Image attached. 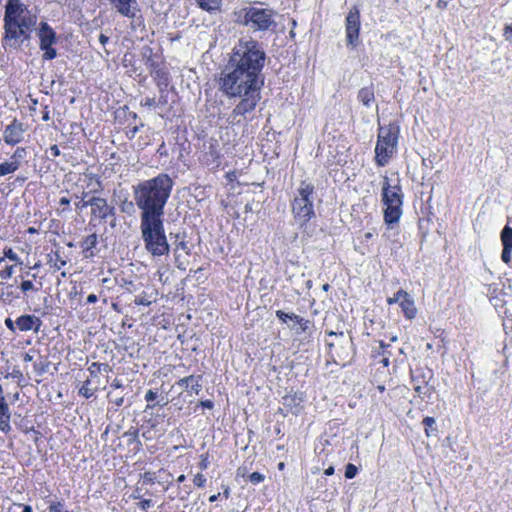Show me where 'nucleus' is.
<instances>
[{"instance_id":"nucleus-11","label":"nucleus","mask_w":512,"mask_h":512,"mask_svg":"<svg viewBox=\"0 0 512 512\" xmlns=\"http://www.w3.org/2000/svg\"><path fill=\"white\" fill-rule=\"evenodd\" d=\"M382 201L384 205H403V194L399 178L390 181L387 176L383 177Z\"/></svg>"},{"instance_id":"nucleus-24","label":"nucleus","mask_w":512,"mask_h":512,"mask_svg":"<svg viewBox=\"0 0 512 512\" xmlns=\"http://www.w3.org/2000/svg\"><path fill=\"white\" fill-rule=\"evenodd\" d=\"M199 7L202 10L209 12L210 14L220 11L222 6V0H196Z\"/></svg>"},{"instance_id":"nucleus-21","label":"nucleus","mask_w":512,"mask_h":512,"mask_svg":"<svg viewBox=\"0 0 512 512\" xmlns=\"http://www.w3.org/2000/svg\"><path fill=\"white\" fill-rule=\"evenodd\" d=\"M11 413L8 403L0 404V431L7 434L11 431L10 425Z\"/></svg>"},{"instance_id":"nucleus-34","label":"nucleus","mask_w":512,"mask_h":512,"mask_svg":"<svg viewBox=\"0 0 512 512\" xmlns=\"http://www.w3.org/2000/svg\"><path fill=\"white\" fill-rule=\"evenodd\" d=\"M358 472V468L354 464H347L345 467V477L347 479H352L356 476Z\"/></svg>"},{"instance_id":"nucleus-9","label":"nucleus","mask_w":512,"mask_h":512,"mask_svg":"<svg viewBox=\"0 0 512 512\" xmlns=\"http://www.w3.org/2000/svg\"><path fill=\"white\" fill-rule=\"evenodd\" d=\"M361 21L360 11L356 6H353L345 19V33L347 45L355 48L359 44Z\"/></svg>"},{"instance_id":"nucleus-57","label":"nucleus","mask_w":512,"mask_h":512,"mask_svg":"<svg viewBox=\"0 0 512 512\" xmlns=\"http://www.w3.org/2000/svg\"><path fill=\"white\" fill-rule=\"evenodd\" d=\"M109 41V37L106 36L105 34H100L99 36V42L102 44V45H105L107 44Z\"/></svg>"},{"instance_id":"nucleus-36","label":"nucleus","mask_w":512,"mask_h":512,"mask_svg":"<svg viewBox=\"0 0 512 512\" xmlns=\"http://www.w3.org/2000/svg\"><path fill=\"white\" fill-rule=\"evenodd\" d=\"M264 479H265V476L259 472H253L249 475V481L255 485L263 482Z\"/></svg>"},{"instance_id":"nucleus-62","label":"nucleus","mask_w":512,"mask_h":512,"mask_svg":"<svg viewBox=\"0 0 512 512\" xmlns=\"http://www.w3.org/2000/svg\"><path fill=\"white\" fill-rule=\"evenodd\" d=\"M20 507H23L22 512H32V507L30 505L19 504Z\"/></svg>"},{"instance_id":"nucleus-37","label":"nucleus","mask_w":512,"mask_h":512,"mask_svg":"<svg viewBox=\"0 0 512 512\" xmlns=\"http://www.w3.org/2000/svg\"><path fill=\"white\" fill-rule=\"evenodd\" d=\"M134 303L138 306H150L152 301L143 293L135 298Z\"/></svg>"},{"instance_id":"nucleus-14","label":"nucleus","mask_w":512,"mask_h":512,"mask_svg":"<svg viewBox=\"0 0 512 512\" xmlns=\"http://www.w3.org/2000/svg\"><path fill=\"white\" fill-rule=\"evenodd\" d=\"M15 324L17 329L22 332L34 331L38 333L42 326V320L35 315L25 314L18 317Z\"/></svg>"},{"instance_id":"nucleus-32","label":"nucleus","mask_w":512,"mask_h":512,"mask_svg":"<svg viewBox=\"0 0 512 512\" xmlns=\"http://www.w3.org/2000/svg\"><path fill=\"white\" fill-rule=\"evenodd\" d=\"M407 296V292L404 290H399L393 297H390L387 299V303L389 305L395 304L397 302L400 303V301L403 299V297Z\"/></svg>"},{"instance_id":"nucleus-60","label":"nucleus","mask_w":512,"mask_h":512,"mask_svg":"<svg viewBox=\"0 0 512 512\" xmlns=\"http://www.w3.org/2000/svg\"><path fill=\"white\" fill-rule=\"evenodd\" d=\"M33 359H34V357H33V355L30 354V352H27L23 355V360L25 362H31V361H33Z\"/></svg>"},{"instance_id":"nucleus-43","label":"nucleus","mask_w":512,"mask_h":512,"mask_svg":"<svg viewBox=\"0 0 512 512\" xmlns=\"http://www.w3.org/2000/svg\"><path fill=\"white\" fill-rule=\"evenodd\" d=\"M14 274V266L13 265H10V266H7L1 273V278L3 279H8V278H11Z\"/></svg>"},{"instance_id":"nucleus-38","label":"nucleus","mask_w":512,"mask_h":512,"mask_svg":"<svg viewBox=\"0 0 512 512\" xmlns=\"http://www.w3.org/2000/svg\"><path fill=\"white\" fill-rule=\"evenodd\" d=\"M423 425L426 429V434L430 436V429H433V425L435 424V419L433 417H425L423 419Z\"/></svg>"},{"instance_id":"nucleus-31","label":"nucleus","mask_w":512,"mask_h":512,"mask_svg":"<svg viewBox=\"0 0 512 512\" xmlns=\"http://www.w3.org/2000/svg\"><path fill=\"white\" fill-rule=\"evenodd\" d=\"M141 56H142V59L144 60L145 64L148 63L149 61H152V59H154L153 49L148 45L143 46L141 48Z\"/></svg>"},{"instance_id":"nucleus-19","label":"nucleus","mask_w":512,"mask_h":512,"mask_svg":"<svg viewBox=\"0 0 512 512\" xmlns=\"http://www.w3.org/2000/svg\"><path fill=\"white\" fill-rule=\"evenodd\" d=\"M151 76L156 82L160 93H164L170 83V75L168 70L162 66L161 68H157L155 71H153Z\"/></svg>"},{"instance_id":"nucleus-41","label":"nucleus","mask_w":512,"mask_h":512,"mask_svg":"<svg viewBox=\"0 0 512 512\" xmlns=\"http://www.w3.org/2000/svg\"><path fill=\"white\" fill-rule=\"evenodd\" d=\"M134 205L135 204V201L132 202V201H126L123 203V205L121 206V210L125 213H133L134 212Z\"/></svg>"},{"instance_id":"nucleus-30","label":"nucleus","mask_w":512,"mask_h":512,"mask_svg":"<svg viewBox=\"0 0 512 512\" xmlns=\"http://www.w3.org/2000/svg\"><path fill=\"white\" fill-rule=\"evenodd\" d=\"M276 316L283 323H287L288 320L294 321L296 323V321L299 318V316L294 314V313H286V312H284L282 310H277L276 311Z\"/></svg>"},{"instance_id":"nucleus-3","label":"nucleus","mask_w":512,"mask_h":512,"mask_svg":"<svg viewBox=\"0 0 512 512\" xmlns=\"http://www.w3.org/2000/svg\"><path fill=\"white\" fill-rule=\"evenodd\" d=\"M174 186L173 179L166 173L143 180L132 187L133 199L140 210V219L163 218L164 208Z\"/></svg>"},{"instance_id":"nucleus-47","label":"nucleus","mask_w":512,"mask_h":512,"mask_svg":"<svg viewBox=\"0 0 512 512\" xmlns=\"http://www.w3.org/2000/svg\"><path fill=\"white\" fill-rule=\"evenodd\" d=\"M153 505V502L151 499H144L141 502H139L138 506L141 510L145 511L148 508H150Z\"/></svg>"},{"instance_id":"nucleus-52","label":"nucleus","mask_w":512,"mask_h":512,"mask_svg":"<svg viewBox=\"0 0 512 512\" xmlns=\"http://www.w3.org/2000/svg\"><path fill=\"white\" fill-rule=\"evenodd\" d=\"M139 131V127L138 126H134L132 127L131 129H129V131L127 132V136L132 139L135 137L136 133Z\"/></svg>"},{"instance_id":"nucleus-33","label":"nucleus","mask_w":512,"mask_h":512,"mask_svg":"<svg viewBox=\"0 0 512 512\" xmlns=\"http://www.w3.org/2000/svg\"><path fill=\"white\" fill-rule=\"evenodd\" d=\"M158 397V393L153 390H148L145 394V400L148 402L146 406V410L152 409L154 405H151L150 402H153Z\"/></svg>"},{"instance_id":"nucleus-20","label":"nucleus","mask_w":512,"mask_h":512,"mask_svg":"<svg viewBox=\"0 0 512 512\" xmlns=\"http://www.w3.org/2000/svg\"><path fill=\"white\" fill-rule=\"evenodd\" d=\"M98 243V237L95 233L88 235L83 240L81 246L83 253L86 258L94 257L96 255V246Z\"/></svg>"},{"instance_id":"nucleus-10","label":"nucleus","mask_w":512,"mask_h":512,"mask_svg":"<svg viewBox=\"0 0 512 512\" xmlns=\"http://www.w3.org/2000/svg\"><path fill=\"white\" fill-rule=\"evenodd\" d=\"M431 370L416 369L412 373L411 383L413 390L421 399H430L433 393V387L429 385L432 379Z\"/></svg>"},{"instance_id":"nucleus-16","label":"nucleus","mask_w":512,"mask_h":512,"mask_svg":"<svg viewBox=\"0 0 512 512\" xmlns=\"http://www.w3.org/2000/svg\"><path fill=\"white\" fill-rule=\"evenodd\" d=\"M202 376L201 375H190L184 378L179 379L176 384L182 389H189L191 392L198 395L202 389L201 384Z\"/></svg>"},{"instance_id":"nucleus-12","label":"nucleus","mask_w":512,"mask_h":512,"mask_svg":"<svg viewBox=\"0 0 512 512\" xmlns=\"http://www.w3.org/2000/svg\"><path fill=\"white\" fill-rule=\"evenodd\" d=\"M91 207V216L100 221H106L109 217L115 216V207L107 203V200L101 197H92L89 199Z\"/></svg>"},{"instance_id":"nucleus-63","label":"nucleus","mask_w":512,"mask_h":512,"mask_svg":"<svg viewBox=\"0 0 512 512\" xmlns=\"http://www.w3.org/2000/svg\"><path fill=\"white\" fill-rule=\"evenodd\" d=\"M99 365H101V370L103 371L107 372L111 370V367L107 363H99Z\"/></svg>"},{"instance_id":"nucleus-48","label":"nucleus","mask_w":512,"mask_h":512,"mask_svg":"<svg viewBox=\"0 0 512 512\" xmlns=\"http://www.w3.org/2000/svg\"><path fill=\"white\" fill-rule=\"evenodd\" d=\"M5 325L12 332H15V330L17 329L15 321H13L11 318H6L5 319Z\"/></svg>"},{"instance_id":"nucleus-7","label":"nucleus","mask_w":512,"mask_h":512,"mask_svg":"<svg viewBox=\"0 0 512 512\" xmlns=\"http://www.w3.org/2000/svg\"><path fill=\"white\" fill-rule=\"evenodd\" d=\"M399 127L395 124L380 126L375 147V162L379 167L388 164L398 141Z\"/></svg>"},{"instance_id":"nucleus-64","label":"nucleus","mask_w":512,"mask_h":512,"mask_svg":"<svg viewBox=\"0 0 512 512\" xmlns=\"http://www.w3.org/2000/svg\"><path fill=\"white\" fill-rule=\"evenodd\" d=\"M219 496H220V493H218V494H214V495H212V496H210V497H209V501H210V502H215V501H217V499L219 498Z\"/></svg>"},{"instance_id":"nucleus-29","label":"nucleus","mask_w":512,"mask_h":512,"mask_svg":"<svg viewBox=\"0 0 512 512\" xmlns=\"http://www.w3.org/2000/svg\"><path fill=\"white\" fill-rule=\"evenodd\" d=\"M3 255H4V257L0 258V263H2L4 261V258H7L10 261L15 262L16 264H19V265L22 264L20 257L18 256V254L15 251H13L12 248H4Z\"/></svg>"},{"instance_id":"nucleus-49","label":"nucleus","mask_w":512,"mask_h":512,"mask_svg":"<svg viewBox=\"0 0 512 512\" xmlns=\"http://www.w3.org/2000/svg\"><path fill=\"white\" fill-rule=\"evenodd\" d=\"M87 196V193L84 192L82 195V201L76 204V207L79 209L86 208L87 206H90L89 200L85 201V197Z\"/></svg>"},{"instance_id":"nucleus-59","label":"nucleus","mask_w":512,"mask_h":512,"mask_svg":"<svg viewBox=\"0 0 512 512\" xmlns=\"http://www.w3.org/2000/svg\"><path fill=\"white\" fill-rule=\"evenodd\" d=\"M177 249L185 250L188 253V246L187 243L184 241H181L177 244Z\"/></svg>"},{"instance_id":"nucleus-58","label":"nucleus","mask_w":512,"mask_h":512,"mask_svg":"<svg viewBox=\"0 0 512 512\" xmlns=\"http://www.w3.org/2000/svg\"><path fill=\"white\" fill-rule=\"evenodd\" d=\"M59 204L61 206H69L70 205V199L66 198V197H62L60 198L59 200Z\"/></svg>"},{"instance_id":"nucleus-40","label":"nucleus","mask_w":512,"mask_h":512,"mask_svg":"<svg viewBox=\"0 0 512 512\" xmlns=\"http://www.w3.org/2000/svg\"><path fill=\"white\" fill-rule=\"evenodd\" d=\"M88 371L92 377H97L98 373L101 371V365H99L98 362H93L89 366Z\"/></svg>"},{"instance_id":"nucleus-8","label":"nucleus","mask_w":512,"mask_h":512,"mask_svg":"<svg viewBox=\"0 0 512 512\" xmlns=\"http://www.w3.org/2000/svg\"><path fill=\"white\" fill-rule=\"evenodd\" d=\"M328 336L331 340H327L326 344L331 360L336 364L342 363L345 365L353 356L352 338L345 335L344 332L336 333L333 331H330Z\"/></svg>"},{"instance_id":"nucleus-15","label":"nucleus","mask_w":512,"mask_h":512,"mask_svg":"<svg viewBox=\"0 0 512 512\" xmlns=\"http://www.w3.org/2000/svg\"><path fill=\"white\" fill-rule=\"evenodd\" d=\"M500 239L503 245L501 259L505 264H510L512 254V227L506 225L500 233Z\"/></svg>"},{"instance_id":"nucleus-27","label":"nucleus","mask_w":512,"mask_h":512,"mask_svg":"<svg viewBox=\"0 0 512 512\" xmlns=\"http://www.w3.org/2000/svg\"><path fill=\"white\" fill-rule=\"evenodd\" d=\"M91 381L87 379L83 382L82 386L79 388V395L85 397L86 399H89L92 397L96 391L97 388H91L90 387Z\"/></svg>"},{"instance_id":"nucleus-2","label":"nucleus","mask_w":512,"mask_h":512,"mask_svg":"<svg viewBox=\"0 0 512 512\" xmlns=\"http://www.w3.org/2000/svg\"><path fill=\"white\" fill-rule=\"evenodd\" d=\"M4 49L19 50L26 41H30L35 30L39 40V48L43 52L42 59L53 60L57 57L54 45L57 43L55 30L45 21L38 23V17L20 0H7L3 17Z\"/></svg>"},{"instance_id":"nucleus-1","label":"nucleus","mask_w":512,"mask_h":512,"mask_svg":"<svg viewBox=\"0 0 512 512\" xmlns=\"http://www.w3.org/2000/svg\"><path fill=\"white\" fill-rule=\"evenodd\" d=\"M265 61L262 44L251 37L239 39L233 47L221 71L219 86L227 97L240 99L232 111L234 118L252 112L261 100Z\"/></svg>"},{"instance_id":"nucleus-18","label":"nucleus","mask_w":512,"mask_h":512,"mask_svg":"<svg viewBox=\"0 0 512 512\" xmlns=\"http://www.w3.org/2000/svg\"><path fill=\"white\" fill-rule=\"evenodd\" d=\"M115 3V7L118 12L128 18H134L136 16V0H111Z\"/></svg>"},{"instance_id":"nucleus-50","label":"nucleus","mask_w":512,"mask_h":512,"mask_svg":"<svg viewBox=\"0 0 512 512\" xmlns=\"http://www.w3.org/2000/svg\"><path fill=\"white\" fill-rule=\"evenodd\" d=\"M126 436H128V437H129V440H128V442H129V443H132V442H134V441L139 442V441H138V431H137V430H135V431H133V432H127V433H126Z\"/></svg>"},{"instance_id":"nucleus-22","label":"nucleus","mask_w":512,"mask_h":512,"mask_svg":"<svg viewBox=\"0 0 512 512\" xmlns=\"http://www.w3.org/2000/svg\"><path fill=\"white\" fill-rule=\"evenodd\" d=\"M400 307L407 319L411 320L415 318L417 309L413 298L408 293L407 296L403 297V299L400 301Z\"/></svg>"},{"instance_id":"nucleus-5","label":"nucleus","mask_w":512,"mask_h":512,"mask_svg":"<svg viewBox=\"0 0 512 512\" xmlns=\"http://www.w3.org/2000/svg\"><path fill=\"white\" fill-rule=\"evenodd\" d=\"M140 231L144 247L152 256L160 257L169 253L163 218L140 219Z\"/></svg>"},{"instance_id":"nucleus-6","label":"nucleus","mask_w":512,"mask_h":512,"mask_svg":"<svg viewBox=\"0 0 512 512\" xmlns=\"http://www.w3.org/2000/svg\"><path fill=\"white\" fill-rule=\"evenodd\" d=\"M292 213L296 222L302 227L314 216V185L302 181L292 201Z\"/></svg>"},{"instance_id":"nucleus-39","label":"nucleus","mask_w":512,"mask_h":512,"mask_svg":"<svg viewBox=\"0 0 512 512\" xmlns=\"http://www.w3.org/2000/svg\"><path fill=\"white\" fill-rule=\"evenodd\" d=\"M108 397L110 399V402H112L116 407H120L123 405L124 398L123 396H113L112 392L108 393Z\"/></svg>"},{"instance_id":"nucleus-13","label":"nucleus","mask_w":512,"mask_h":512,"mask_svg":"<svg viewBox=\"0 0 512 512\" xmlns=\"http://www.w3.org/2000/svg\"><path fill=\"white\" fill-rule=\"evenodd\" d=\"M24 132V125L17 120H13L11 124L6 126L3 133V139L8 145H16L23 140Z\"/></svg>"},{"instance_id":"nucleus-26","label":"nucleus","mask_w":512,"mask_h":512,"mask_svg":"<svg viewBox=\"0 0 512 512\" xmlns=\"http://www.w3.org/2000/svg\"><path fill=\"white\" fill-rule=\"evenodd\" d=\"M48 263L55 270H60L66 265V261L61 257L58 251L48 254Z\"/></svg>"},{"instance_id":"nucleus-35","label":"nucleus","mask_w":512,"mask_h":512,"mask_svg":"<svg viewBox=\"0 0 512 512\" xmlns=\"http://www.w3.org/2000/svg\"><path fill=\"white\" fill-rule=\"evenodd\" d=\"M296 324L299 325L300 332L305 333L307 330H309L310 326L312 325L311 321L304 319L299 316L298 320L296 321Z\"/></svg>"},{"instance_id":"nucleus-42","label":"nucleus","mask_w":512,"mask_h":512,"mask_svg":"<svg viewBox=\"0 0 512 512\" xmlns=\"http://www.w3.org/2000/svg\"><path fill=\"white\" fill-rule=\"evenodd\" d=\"M193 482L198 487H203L206 483V478L202 473H197L193 479Z\"/></svg>"},{"instance_id":"nucleus-44","label":"nucleus","mask_w":512,"mask_h":512,"mask_svg":"<svg viewBox=\"0 0 512 512\" xmlns=\"http://www.w3.org/2000/svg\"><path fill=\"white\" fill-rule=\"evenodd\" d=\"M20 289L22 290V292L26 293L34 289V284L30 280H24L20 284Z\"/></svg>"},{"instance_id":"nucleus-51","label":"nucleus","mask_w":512,"mask_h":512,"mask_svg":"<svg viewBox=\"0 0 512 512\" xmlns=\"http://www.w3.org/2000/svg\"><path fill=\"white\" fill-rule=\"evenodd\" d=\"M142 104L147 107H152V106L156 105V100H155V98L147 97V98H145V100Z\"/></svg>"},{"instance_id":"nucleus-17","label":"nucleus","mask_w":512,"mask_h":512,"mask_svg":"<svg viewBox=\"0 0 512 512\" xmlns=\"http://www.w3.org/2000/svg\"><path fill=\"white\" fill-rule=\"evenodd\" d=\"M402 216V205H385L384 209V222L386 225L393 227L394 224L398 223Z\"/></svg>"},{"instance_id":"nucleus-4","label":"nucleus","mask_w":512,"mask_h":512,"mask_svg":"<svg viewBox=\"0 0 512 512\" xmlns=\"http://www.w3.org/2000/svg\"><path fill=\"white\" fill-rule=\"evenodd\" d=\"M276 15L269 8L248 6L233 11L232 19L234 23L243 25L252 32H265L276 27Z\"/></svg>"},{"instance_id":"nucleus-28","label":"nucleus","mask_w":512,"mask_h":512,"mask_svg":"<svg viewBox=\"0 0 512 512\" xmlns=\"http://www.w3.org/2000/svg\"><path fill=\"white\" fill-rule=\"evenodd\" d=\"M33 367H34L35 374L38 376H41L47 372L48 367H49V362L47 360L43 359L42 357H40L38 361L34 362Z\"/></svg>"},{"instance_id":"nucleus-56","label":"nucleus","mask_w":512,"mask_h":512,"mask_svg":"<svg viewBox=\"0 0 512 512\" xmlns=\"http://www.w3.org/2000/svg\"><path fill=\"white\" fill-rule=\"evenodd\" d=\"M97 300H98V297L95 294H90L87 297V303H89V304H93V303L97 302Z\"/></svg>"},{"instance_id":"nucleus-23","label":"nucleus","mask_w":512,"mask_h":512,"mask_svg":"<svg viewBox=\"0 0 512 512\" xmlns=\"http://www.w3.org/2000/svg\"><path fill=\"white\" fill-rule=\"evenodd\" d=\"M358 100L366 107H370L375 101L373 86L363 87L357 95Z\"/></svg>"},{"instance_id":"nucleus-45","label":"nucleus","mask_w":512,"mask_h":512,"mask_svg":"<svg viewBox=\"0 0 512 512\" xmlns=\"http://www.w3.org/2000/svg\"><path fill=\"white\" fill-rule=\"evenodd\" d=\"M147 68L150 70V74L155 71L157 68H161L162 65L159 64L155 59H152V61H149L145 64Z\"/></svg>"},{"instance_id":"nucleus-53","label":"nucleus","mask_w":512,"mask_h":512,"mask_svg":"<svg viewBox=\"0 0 512 512\" xmlns=\"http://www.w3.org/2000/svg\"><path fill=\"white\" fill-rule=\"evenodd\" d=\"M49 150L53 157H57L60 155V150L57 145H52Z\"/></svg>"},{"instance_id":"nucleus-46","label":"nucleus","mask_w":512,"mask_h":512,"mask_svg":"<svg viewBox=\"0 0 512 512\" xmlns=\"http://www.w3.org/2000/svg\"><path fill=\"white\" fill-rule=\"evenodd\" d=\"M11 377L13 379H18L19 381L23 378V374L19 369H13L12 372L6 375V378Z\"/></svg>"},{"instance_id":"nucleus-54","label":"nucleus","mask_w":512,"mask_h":512,"mask_svg":"<svg viewBox=\"0 0 512 512\" xmlns=\"http://www.w3.org/2000/svg\"><path fill=\"white\" fill-rule=\"evenodd\" d=\"M200 405L207 409H212L214 406V403L211 400H204L200 402Z\"/></svg>"},{"instance_id":"nucleus-25","label":"nucleus","mask_w":512,"mask_h":512,"mask_svg":"<svg viewBox=\"0 0 512 512\" xmlns=\"http://www.w3.org/2000/svg\"><path fill=\"white\" fill-rule=\"evenodd\" d=\"M20 167L18 160L4 161L0 163V177L12 174L17 171Z\"/></svg>"},{"instance_id":"nucleus-55","label":"nucleus","mask_w":512,"mask_h":512,"mask_svg":"<svg viewBox=\"0 0 512 512\" xmlns=\"http://www.w3.org/2000/svg\"><path fill=\"white\" fill-rule=\"evenodd\" d=\"M111 387L115 389H120L123 388V384L121 383L120 380L114 379V381L111 383Z\"/></svg>"},{"instance_id":"nucleus-61","label":"nucleus","mask_w":512,"mask_h":512,"mask_svg":"<svg viewBox=\"0 0 512 512\" xmlns=\"http://www.w3.org/2000/svg\"><path fill=\"white\" fill-rule=\"evenodd\" d=\"M324 474L327 475V476L333 475L334 474V467L330 466L327 469H325Z\"/></svg>"}]
</instances>
